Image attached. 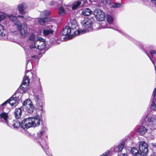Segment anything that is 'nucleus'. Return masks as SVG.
<instances>
[{
	"label": "nucleus",
	"mask_w": 156,
	"mask_h": 156,
	"mask_svg": "<svg viewBox=\"0 0 156 156\" xmlns=\"http://www.w3.org/2000/svg\"><path fill=\"white\" fill-rule=\"evenodd\" d=\"M6 16L9 18V20L16 26L21 37L24 38L28 35L29 32L26 23H23L21 24L19 20L13 15L10 14Z\"/></svg>",
	"instance_id": "obj_1"
},
{
	"label": "nucleus",
	"mask_w": 156,
	"mask_h": 156,
	"mask_svg": "<svg viewBox=\"0 0 156 156\" xmlns=\"http://www.w3.org/2000/svg\"><path fill=\"white\" fill-rule=\"evenodd\" d=\"M41 121V118L39 116L30 117L22 121L21 126L26 130L31 127L38 126L40 124Z\"/></svg>",
	"instance_id": "obj_2"
},
{
	"label": "nucleus",
	"mask_w": 156,
	"mask_h": 156,
	"mask_svg": "<svg viewBox=\"0 0 156 156\" xmlns=\"http://www.w3.org/2000/svg\"><path fill=\"white\" fill-rule=\"evenodd\" d=\"M81 24L83 30H77L76 31H73L76 35H78L83 34L85 33L86 31H90L92 29V21L88 18H86L81 22Z\"/></svg>",
	"instance_id": "obj_3"
},
{
	"label": "nucleus",
	"mask_w": 156,
	"mask_h": 156,
	"mask_svg": "<svg viewBox=\"0 0 156 156\" xmlns=\"http://www.w3.org/2000/svg\"><path fill=\"white\" fill-rule=\"evenodd\" d=\"M45 46L44 40L41 37H39L37 41L34 42V44L30 45V47L31 48H37L39 50H42L45 48Z\"/></svg>",
	"instance_id": "obj_4"
},
{
	"label": "nucleus",
	"mask_w": 156,
	"mask_h": 156,
	"mask_svg": "<svg viewBox=\"0 0 156 156\" xmlns=\"http://www.w3.org/2000/svg\"><path fill=\"white\" fill-rule=\"evenodd\" d=\"M139 149L142 155L146 156L147 155L148 149L147 143L143 141L140 142L139 144Z\"/></svg>",
	"instance_id": "obj_5"
},
{
	"label": "nucleus",
	"mask_w": 156,
	"mask_h": 156,
	"mask_svg": "<svg viewBox=\"0 0 156 156\" xmlns=\"http://www.w3.org/2000/svg\"><path fill=\"white\" fill-rule=\"evenodd\" d=\"M23 105L25 106V108L29 113H32L34 109V106L30 99H27L24 101Z\"/></svg>",
	"instance_id": "obj_6"
},
{
	"label": "nucleus",
	"mask_w": 156,
	"mask_h": 156,
	"mask_svg": "<svg viewBox=\"0 0 156 156\" xmlns=\"http://www.w3.org/2000/svg\"><path fill=\"white\" fill-rule=\"evenodd\" d=\"M94 14L98 20L99 21H103L105 20V13L99 9H95L94 11Z\"/></svg>",
	"instance_id": "obj_7"
},
{
	"label": "nucleus",
	"mask_w": 156,
	"mask_h": 156,
	"mask_svg": "<svg viewBox=\"0 0 156 156\" xmlns=\"http://www.w3.org/2000/svg\"><path fill=\"white\" fill-rule=\"evenodd\" d=\"M29 80L28 77L25 76L23 79V82L20 87V89L21 91L25 92L29 87Z\"/></svg>",
	"instance_id": "obj_8"
},
{
	"label": "nucleus",
	"mask_w": 156,
	"mask_h": 156,
	"mask_svg": "<svg viewBox=\"0 0 156 156\" xmlns=\"http://www.w3.org/2000/svg\"><path fill=\"white\" fill-rule=\"evenodd\" d=\"M153 115L148 114L146 118L145 121L148 122L153 127H156V119Z\"/></svg>",
	"instance_id": "obj_9"
},
{
	"label": "nucleus",
	"mask_w": 156,
	"mask_h": 156,
	"mask_svg": "<svg viewBox=\"0 0 156 156\" xmlns=\"http://www.w3.org/2000/svg\"><path fill=\"white\" fill-rule=\"evenodd\" d=\"M16 100V98L13 97H11L9 99L2 103V106H5L8 102L11 106H16L17 105V102Z\"/></svg>",
	"instance_id": "obj_10"
},
{
	"label": "nucleus",
	"mask_w": 156,
	"mask_h": 156,
	"mask_svg": "<svg viewBox=\"0 0 156 156\" xmlns=\"http://www.w3.org/2000/svg\"><path fill=\"white\" fill-rule=\"evenodd\" d=\"M68 25L69 27L73 30L75 29L77 30L79 27L76 21L74 19L71 20Z\"/></svg>",
	"instance_id": "obj_11"
},
{
	"label": "nucleus",
	"mask_w": 156,
	"mask_h": 156,
	"mask_svg": "<svg viewBox=\"0 0 156 156\" xmlns=\"http://www.w3.org/2000/svg\"><path fill=\"white\" fill-rule=\"evenodd\" d=\"M51 26H49L46 27L43 30V34L45 36L51 35L53 33V30L50 28Z\"/></svg>",
	"instance_id": "obj_12"
},
{
	"label": "nucleus",
	"mask_w": 156,
	"mask_h": 156,
	"mask_svg": "<svg viewBox=\"0 0 156 156\" xmlns=\"http://www.w3.org/2000/svg\"><path fill=\"white\" fill-rule=\"evenodd\" d=\"M27 7L26 4L25 3H22L19 4L17 7V9L19 11L20 14H22L24 13V11Z\"/></svg>",
	"instance_id": "obj_13"
},
{
	"label": "nucleus",
	"mask_w": 156,
	"mask_h": 156,
	"mask_svg": "<svg viewBox=\"0 0 156 156\" xmlns=\"http://www.w3.org/2000/svg\"><path fill=\"white\" fill-rule=\"evenodd\" d=\"M71 30L69 27L66 26L62 30L61 34L62 35L65 36L68 35L70 34L71 32Z\"/></svg>",
	"instance_id": "obj_14"
},
{
	"label": "nucleus",
	"mask_w": 156,
	"mask_h": 156,
	"mask_svg": "<svg viewBox=\"0 0 156 156\" xmlns=\"http://www.w3.org/2000/svg\"><path fill=\"white\" fill-rule=\"evenodd\" d=\"M0 117L1 119L8 125H9V122L8 120V116L7 113L4 112L1 113L0 114Z\"/></svg>",
	"instance_id": "obj_15"
},
{
	"label": "nucleus",
	"mask_w": 156,
	"mask_h": 156,
	"mask_svg": "<svg viewBox=\"0 0 156 156\" xmlns=\"http://www.w3.org/2000/svg\"><path fill=\"white\" fill-rule=\"evenodd\" d=\"M124 145V142L122 141L119 144L118 146L115 147L114 148V151L116 152L121 151L122 149L123 148Z\"/></svg>",
	"instance_id": "obj_16"
},
{
	"label": "nucleus",
	"mask_w": 156,
	"mask_h": 156,
	"mask_svg": "<svg viewBox=\"0 0 156 156\" xmlns=\"http://www.w3.org/2000/svg\"><path fill=\"white\" fill-rule=\"evenodd\" d=\"M35 99L37 102V104H39L38 105L40 107H42L43 106V100L41 99L40 95H36L35 96Z\"/></svg>",
	"instance_id": "obj_17"
},
{
	"label": "nucleus",
	"mask_w": 156,
	"mask_h": 156,
	"mask_svg": "<svg viewBox=\"0 0 156 156\" xmlns=\"http://www.w3.org/2000/svg\"><path fill=\"white\" fill-rule=\"evenodd\" d=\"M15 118L16 119H19L21 117V110L20 108H16L15 109L14 113Z\"/></svg>",
	"instance_id": "obj_18"
},
{
	"label": "nucleus",
	"mask_w": 156,
	"mask_h": 156,
	"mask_svg": "<svg viewBox=\"0 0 156 156\" xmlns=\"http://www.w3.org/2000/svg\"><path fill=\"white\" fill-rule=\"evenodd\" d=\"M147 131V129L143 126L139 127L137 130V132L140 134L143 135L145 134Z\"/></svg>",
	"instance_id": "obj_19"
},
{
	"label": "nucleus",
	"mask_w": 156,
	"mask_h": 156,
	"mask_svg": "<svg viewBox=\"0 0 156 156\" xmlns=\"http://www.w3.org/2000/svg\"><path fill=\"white\" fill-rule=\"evenodd\" d=\"M130 153L136 156L140 155V154L139 153V151L136 148L134 147H133L131 149Z\"/></svg>",
	"instance_id": "obj_20"
},
{
	"label": "nucleus",
	"mask_w": 156,
	"mask_h": 156,
	"mask_svg": "<svg viewBox=\"0 0 156 156\" xmlns=\"http://www.w3.org/2000/svg\"><path fill=\"white\" fill-rule=\"evenodd\" d=\"M82 14L84 16H88L92 13L91 11L88 8H86L82 12Z\"/></svg>",
	"instance_id": "obj_21"
},
{
	"label": "nucleus",
	"mask_w": 156,
	"mask_h": 156,
	"mask_svg": "<svg viewBox=\"0 0 156 156\" xmlns=\"http://www.w3.org/2000/svg\"><path fill=\"white\" fill-rule=\"evenodd\" d=\"M106 20L109 24H111L113 22L114 17L111 15H107L106 16Z\"/></svg>",
	"instance_id": "obj_22"
},
{
	"label": "nucleus",
	"mask_w": 156,
	"mask_h": 156,
	"mask_svg": "<svg viewBox=\"0 0 156 156\" xmlns=\"http://www.w3.org/2000/svg\"><path fill=\"white\" fill-rule=\"evenodd\" d=\"M39 37H37L33 34H31L29 36V40L31 41H33L34 42L37 41V38Z\"/></svg>",
	"instance_id": "obj_23"
},
{
	"label": "nucleus",
	"mask_w": 156,
	"mask_h": 156,
	"mask_svg": "<svg viewBox=\"0 0 156 156\" xmlns=\"http://www.w3.org/2000/svg\"><path fill=\"white\" fill-rule=\"evenodd\" d=\"M21 123L20 124V122L18 120L14 121L13 122L12 126L14 128H18L20 126L21 127L23 128L21 126Z\"/></svg>",
	"instance_id": "obj_24"
},
{
	"label": "nucleus",
	"mask_w": 156,
	"mask_h": 156,
	"mask_svg": "<svg viewBox=\"0 0 156 156\" xmlns=\"http://www.w3.org/2000/svg\"><path fill=\"white\" fill-rule=\"evenodd\" d=\"M66 13L65 10L62 7H61L59 8V14L61 16H64Z\"/></svg>",
	"instance_id": "obj_25"
},
{
	"label": "nucleus",
	"mask_w": 156,
	"mask_h": 156,
	"mask_svg": "<svg viewBox=\"0 0 156 156\" xmlns=\"http://www.w3.org/2000/svg\"><path fill=\"white\" fill-rule=\"evenodd\" d=\"M4 27L0 24V37L5 36V34L4 33Z\"/></svg>",
	"instance_id": "obj_26"
},
{
	"label": "nucleus",
	"mask_w": 156,
	"mask_h": 156,
	"mask_svg": "<svg viewBox=\"0 0 156 156\" xmlns=\"http://www.w3.org/2000/svg\"><path fill=\"white\" fill-rule=\"evenodd\" d=\"M45 19L44 18H38V21L39 23L41 25H44L46 21Z\"/></svg>",
	"instance_id": "obj_27"
},
{
	"label": "nucleus",
	"mask_w": 156,
	"mask_h": 156,
	"mask_svg": "<svg viewBox=\"0 0 156 156\" xmlns=\"http://www.w3.org/2000/svg\"><path fill=\"white\" fill-rule=\"evenodd\" d=\"M49 14V12L46 10L42 11L41 13L40 16L41 17L44 18Z\"/></svg>",
	"instance_id": "obj_28"
},
{
	"label": "nucleus",
	"mask_w": 156,
	"mask_h": 156,
	"mask_svg": "<svg viewBox=\"0 0 156 156\" xmlns=\"http://www.w3.org/2000/svg\"><path fill=\"white\" fill-rule=\"evenodd\" d=\"M81 4V2H77L76 3H75L72 6V9H76Z\"/></svg>",
	"instance_id": "obj_29"
},
{
	"label": "nucleus",
	"mask_w": 156,
	"mask_h": 156,
	"mask_svg": "<svg viewBox=\"0 0 156 156\" xmlns=\"http://www.w3.org/2000/svg\"><path fill=\"white\" fill-rule=\"evenodd\" d=\"M151 108L154 110L155 111L156 109V104L154 101H153L151 105Z\"/></svg>",
	"instance_id": "obj_30"
},
{
	"label": "nucleus",
	"mask_w": 156,
	"mask_h": 156,
	"mask_svg": "<svg viewBox=\"0 0 156 156\" xmlns=\"http://www.w3.org/2000/svg\"><path fill=\"white\" fill-rule=\"evenodd\" d=\"M150 53L152 58H154L155 57H156V50H151L150 51Z\"/></svg>",
	"instance_id": "obj_31"
},
{
	"label": "nucleus",
	"mask_w": 156,
	"mask_h": 156,
	"mask_svg": "<svg viewBox=\"0 0 156 156\" xmlns=\"http://www.w3.org/2000/svg\"><path fill=\"white\" fill-rule=\"evenodd\" d=\"M8 15V14H6V15L5 16L4 15L2 14H0V22L4 20H5L6 18V16H7V15Z\"/></svg>",
	"instance_id": "obj_32"
},
{
	"label": "nucleus",
	"mask_w": 156,
	"mask_h": 156,
	"mask_svg": "<svg viewBox=\"0 0 156 156\" xmlns=\"http://www.w3.org/2000/svg\"><path fill=\"white\" fill-rule=\"evenodd\" d=\"M44 132L43 131H42L38 134V135L39 137H41L42 136V138H43L44 137Z\"/></svg>",
	"instance_id": "obj_33"
},
{
	"label": "nucleus",
	"mask_w": 156,
	"mask_h": 156,
	"mask_svg": "<svg viewBox=\"0 0 156 156\" xmlns=\"http://www.w3.org/2000/svg\"><path fill=\"white\" fill-rule=\"evenodd\" d=\"M109 153V151H106L105 153H104L103 154L101 155L100 156H107L108 155Z\"/></svg>",
	"instance_id": "obj_34"
},
{
	"label": "nucleus",
	"mask_w": 156,
	"mask_h": 156,
	"mask_svg": "<svg viewBox=\"0 0 156 156\" xmlns=\"http://www.w3.org/2000/svg\"><path fill=\"white\" fill-rule=\"evenodd\" d=\"M156 88L154 89V91H153V94H152V95H153V97H155L156 96Z\"/></svg>",
	"instance_id": "obj_35"
},
{
	"label": "nucleus",
	"mask_w": 156,
	"mask_h": 156,
	"mask_svg": "<svg viewBox=\"0 0 156 156\" xmlns=\"http://www.w3.org/2000/svg\"><path fill=\"white\" fill-rule=\"evenodd\" d=\"M121 7V5L120 4H115V7Z\"/></svg>",
	"instance_id": "obj_36"
},
{
	"label": "nucleus",
	"mask_w": 156,
	"mask_h": 156,
	"mask_svg": "<svg viewBox=\"0 0 156 156\" xmlns=\"http://www.w3.org/2000/svg\"><path fill=\"white\" fill-rule=\"evenodd\" d=\"M31 58L37 59L38 58V56L37 55H32L31 56Z\"/></svg>",
	"instance_id": "obj_37"
},
{
	"label": "nucleus",
	"mask_w": 156,
	"mask_h": 156,
	"mask_svg": "<svg viewBox=\"0 0 156 156\" xmlns=\"http://www.w3.org/2000/svg\"><path fill=\"white\" fill-rule=\"evenodd\" d=\"M150 59L151 60V61H152V62L154 64V68H155V71H156V65H155V64H154V62L151 59V58L150 57H149Z\"/></svg>",
	"instance_id": "obj_38"
},
{
	"label": "nucleus",
	"mask_w": 156,
	"mask_h": 156,
	"mask_svg": "<svg viewBox=\"0 0 156 156\" xmlns=\"http://www.w3.org/2000/svg\"><path fill=\"white\" fill-rule=\"evenodd\" d=\"M59 43V42H57V41H54V42H53V44L54 45H57Z\"/></svg>",
	"instance_id": "obj_39"
},
{
	"label": "nucleus",
	"mask_w": 156,
	"mask_h": 156,
	"mask_svg": "<svg viewBox=\"0 0 156 156\" xmlns=\"http://www.w3.org/2000/svg\"><path fill=\"white\" fill-rule=\"evenodd\" d=\"M121 156H128L127 154H122Z\"/></svg>",
	"instance_id": "obj_40"
},
{
	"label": "nucleus",
	"mask_w": 156,
	"mask_h": 156,
	"mask_svg": "<svg viewBox=\"0 0 156 156\" xmlns=\"http://www.w3.org/2000/svg\"><path fill=\"white\" fill-rule=\"evenodd\" d=\"M16 17L17 18V17H22V18H23V16H21V15H19L17 16V17L16 16Z\"/></svg>",
	"instance_id": "obj_41"
},
{
	"label": "nucleus",
	"mask_w": 156,
	"mask_h": 156,
	"mask_svg": "<svg viewBox=\"0 0 156 156\" xmlns=\"http://www.w3.org/2000/svg\"><path fill=\"white\" fill-rule=\"evenodd\" d=\"M54 4H55L54 2H51V3L50 4V5H54Z\"/></svg>",
	"instance_id": "obj_42"
},
{
	"label": "nucleus",
	"mask_w": 156,
	"mask_h": 156,
	"mask_svg": "<svg viewBox=\"0 0 156 156\" xmlns=\"http://www.w3.org/2000/svg\"><path fill=\"white\" fill-rule=\"evenodd\" d=\"M151 156H156V155L154 154H153L151 155Z\"/></svg>",
	"instance_id": "obj_43"
},
{
	"label": "nucleus",
	"mask_w": 156,
	"mask_h": 156,
	"mask_svg": "<svg viewBox=\"0 0 156 156\" xmlns=\"http://www.w3.org/2000/svg\"><path fill=\"white\" fill-rule=\"evenodd\" d=\"M48 155L49 156H51V154H50V153H49V154H48Z\"/></svg>",
	"instance_id": "obj_44"
},
{
	"label": "nucleus",
	"mask_w": 156,
	"mask_h": 156,
	"mask_svg": "<svg viewBox=\"0 0 156 156\" xmlns=\"http://www.w3.org/2000/svg\"><path fill=\"white\" fill-rule=\"evenodd\" d=\"M41 146L42 147V148H43V149H44V148H43V147L42 145H41Z\"/></svg>",
	"instance_id": "obj_45"
},
{
	"label": "nucleus",
	"mask_w": 156,
	"mask_h": 156,
	"mask_svg": "<svg viewBox=\"0 0 156 156\" xmlns=\"http://www.w3.org/2000/svg\"><path fill=\"white\" fill-rule=\"evenodd\" d=\"M46 154H48V153L47 152H46Z\"/></svg>",
	"instance_id": "obj_46"
},
{
	"label": "nucleus",
	"mask_w": 156,
	"mask_h": 156,
	"mask_svg": "<svg viewBox=\"0 0 156 156\" xmlns=\"http://www.w3.org/2000/svg\"><path fill=\"white\" fill-rule=\"evenodd\" d=\"M155 111H156V110Z\"/></svg>",
	"instance_id": "obj_47"
}]
</instances>
